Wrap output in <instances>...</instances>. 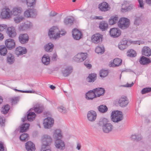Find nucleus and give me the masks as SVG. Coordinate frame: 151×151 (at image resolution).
I'll use <instances>...</instances> for the list:
<instances>
[{
  "label": "nucleus",
  "instance_id": "obj_1",
  "mask_svg": "<svg viewBox=\"0 0 151 151\" xmlns=\"http://www.w3.org/2000/svg\"><path fill=\"white\" fill-rule=\"evenodd\" d=\"M54 136L56 139L55 141L56 148L60 150H63L65 149V144L64 141L61 139L63 137L61 130L60 129H56L54 134Z\"/></svg>",
  "mask_w": 151,
  "mask_h": 151
},
{
  "label": "nucleus",
  "instance_id": "obj_2",
  "mask_svg": "<svg viewBox=\"0 0 151 151\" xmlns=\"http://www.w3.org/2000/svg\"><path fill=\"white\" fill-rule=\"evenodd\" d=\"M58 28L56 27H53L49 30L48 35L51 39H55L59 38L60 35H63L64 33H61Z\"/></svg>",
  "mask_w": 151,
  "mask_h": 151
},
{
  "label": "nucleus",
  "instance_id": "obj_3",
  "mask_svg": "<svg viewBox=\"0 0 151 151\" xmlns=\"http://www.w3.org/2000/svg\"><path fill=\"white\" fill-rule=\"evenodd\" d=\"M111 120L114 122H118L123 119L122 112L118 111H113L111 114Z\"/></svg>",
  "mask_w": 151,
  "mask_h": 151
},
{
  "label": "nucleus",
  "instance_id": "obj_4",
  "mask_svg": "<svg viewBox=\"0 0 151 151\" xmlns=\"http://www.w3.org/2000/svg\"><path fill=\"white\" fill-rule=\"evenodd\" d=\"M129 20L125 18H120L117 22L118 26L122 29H124L127 28L129 25Z\"/></svg>",
  "mask_w": 151,
  "mask_h": 151
},
{
  "label": "nucleus",
  "instance_id": "obj_5",
  "mask_svg": "<svg viewBox=\"0 0 151 151\" xmlns=\"http://www.w3.org/2000/svg\"><path fill=\"white\" fill-rule=\"evenodd\" d=\"M87 53H79L73 58L74 60L77 62H81L85 60L87 57Z\"/></svg>",
  "mask_w": 151,
  "mask_h": 151
},
{
  "label": "nucleus",
  "instance_id": "obj_6",
  "mask_svg": "<svg viewBox=\"0 0 151 151\" xmlns=\"http://www.w3.org/2000/svg\"><path fill=\"white\" fill-rule=\"evenodd\" d=\"M42 146H50L52 142V139L50 136L45 134L42 137Z\"/></svg>",
  "mask_w": 151,
  "mask_h": 151
},
{
  "label": "nucleus",
  "instance_id": "obj_7",
  "mask_svg": "<svg viewBox=\"0 0 151 151\" xmlns=\"http://www.w3.org/2000/svg\"><path fill=\"white\" fill-rule=\"evenodd\" d=\"M122 5V7L121 11L123 12L130 11L133 8V5L130 4L129 1H124Z\"/></svg>",
  "mask_w": 151,
  "mask_h": 151
},
{
  "label": "nucleus",
  "instance_id": "obj_8",
  "mask_svg": "<svg viewBox=\"0 0 151 151\" xmlns=\"http://www.w3.org/2000/svg\"><path fill=\"white\" fill-rule=\"evenodd\" d=\"M54 123V119L51 117H48L44 120L43 125L45 128L49 129L53 125Z\"/></svg>",
  "mask_w": 151,
  "mask_h": 151
},
{
  "label": "nucleus",
  "instance_id": "obj_9",
  "mask_svg": "<svg viewBox=\"0 0 151 151\" xmlns=\"http://www.w3.org/2000/svg\"><path fill=\"white\" fill-rule=\"evenodd\" d=\"M54 123V119L51 117H48L44 120L43 125L45 128L49 129L53 125Z\"/></svg>",
  "mask_w": 151,
  "mask_h": 151
},
{
  "label": "nucleus",
  "instance_id": "obj_10",
  "mask_svg": "<svg viewBox=\"0 0 151 151\" xmlns=\"http://www.w3.org/2000/svg\"><path fill=\"white\" fill-rule=\"evenodd\" d=\"M110 36L114 38L120 36L121 34V31L118 28H111L109 31Z\"/></svg>",
  "mask_w": 151,
  "mask_h": 151
},
{
  "label": "nucleus",
  "instance_id": "obj_11",
  "mask_svg": "<svg viewBox=\"0 0 151 151\" xmlns=\"http://www.w3.org/2000/svg\"><path fill=\"white\" fill-rule=\"evenodd\" d=\"M27 52V50L25 47L19 46L16 49L15 53L17 56H19V55L26 54Z\"/></svg>",
  "mask_w": 151,
  "mask_h": 151
},
{
  "label": "nucleus",
  "instance_id": "obj_12",
  "mask_svg": "<svg viewBox=\"0 0 151 151\" xmlns=\"http://www.w3.org/2000/svg\"><path fill=\"white\" fill-rule=\"evenodd\" d=\"M102 35L99 33L94 34L91 37V40L95 44H98L102 41Z\"/></svg>",
  "mask_w": 151,
  "mask_h": 151
},
{
  "label": "nucleus",
  "instance_id": "obj_13",
  "mask_svg": "<svg viewBox=\"0 0 151 151\" xmlns=\"http://www.w3.org/2000/svg\"><path fill=\"white\" fill-rule=\"evenodd\" d=\"M25 148L27 151H35L36 149L35 144L30 141H28L25 143Z\"/></svg>",
  "mask_w": 151,
  "mask_h": 151
},
{
  "label": "nucleus",
  "instance_id": "obj_14",
  "mask_svg": "<svg viewBox=\"0 0 151 151\" xmlns=\"http://www.w3.org/2000/svg\"><path fill=\"white\" fill-rule=\"evenodd\" d=\"M97 116L96 112L93 111L91 110L88 111L87 114L88 120L91 122H94L96 120Z\"/></svg>",
  "mask_w": 151,
  "mask_h": 151
},
{
  "label": "nucleus",
  "instance_id": "obj_15",
  "mask_svg": "<svg viewBox=\"0 0 151 151\" xmlns=\"http://www.w3.org/2000/svg\"><path fill=\"white\" fill-rule=\"evenodd\" d=\"M72 35L74 39L76 40H79L81 37L82 32L76 28L72 30Z\"/></svg>",
  "mask_w": 151,
  "mask_h": 151
},
{
  "label": "nucleus",
  "instance_id": "obj_16",
  "mask_svg": "<svg viewBox=\"0 0 151 151\" xmlns=\"http://www.w3.org/2000/svg\"><path fill=\"white\" fill-rule=\"evenodd\" d=\"M29 40V36L27 34H21L19 37V41L22 44L27 43Z\"/></svg>",
  "mask_w": 151,
  "mask_h": 151
},
{
  "label": "nucleus",
  "instance_id": "obj_17",
  "mask_svg": "<svg viewBox=\"0 0 151 151\" xmlns=\"http://www.w3.org/2000/svg\"><path fill=\"white\" fill-rule=\"evenodd\" d=\"M0 17L2 19H7L9 17V9L8 7L2 9Z\"/></svg>",
  "mask_w": 151,
  "mask_h": 151
},
{
  "label": "nucleus",
  "instance_id": "obj_18",
  "mask_svg": "<svg viewBox=\"0 0 151 151\" xmlns=\"http://www.w3.org/2000/svg\"><path fill=\"white\" fill-rule=\"evenodd\" d=\"M118 103L119 106L123 107L127 106L129 103V101L127 97L124 96L119 99Z\"/></svg>",
  "mask_w": 151,
  "mask_h": 151
},
{
  "label": "nucleus",
  "instance_id": "obj_19",
  "mask_svg": "<svg viewBox=\"0 0 151 151\" xmlns=\"http://www.w3.org/2000/svg\"><path fill=\"white\" fill-rule=\"evenodd\" d=\"M113 128L112 124L110 123H108L104 126L102 129L103 132L106 133H108L111 132Z\"/></svg>",
  "mask_w": 151,
  "mask_h": 151
},
{
  "label": "nucleus",
  "instance_id": "obj_20",
  "mask_svg": "<svg viewBox=\"0 0 151 151\" xmlns=\"http://www.w3.org/2000/svg\"><path fill=\"white\" fill-rule=\"evenodd\" d=\"M93 91L95 92L96 96L97 97L103 95L105 92L104 88H96L93 89Z\"/></svg>",
  "mask_w": 151,
  "mask_h": 151
},
{
  "label": "nucleus",
  "instance_id": "obj_21",
  "mask_svg": "<svg viewBox=\"0 0 151 151\" xmlns=\"http://www.w3.org/2000/svg\"><path fill=\"white\" fill-rule=\"evenodd\" d=\"M142 54L145 56L149 57L151 55V50L149 47L144 46L142 49Z\"/></svg>",
  "mask_w": 151,
  "mask_h": 151
},
{
  "label": "nucleus",
  "instance_id": "obj_22",
  "mask_svg": "<svg viewBox=\"0 0 151 151\" xmlns=\"http://www.w3.org/2000/svg\"><path fill=\"white\" fill-rule=\"evenodd\" d=\"M122 63V60L119 58H116L114 60L113 62L110 64V66L114 67H117L121 65Z\"/></svg>",
  "mask_w": 151,
  "mask_h": 151
},
{
  "label": "nucleus",
  "instance_id": "obj_23",
  "mask_svg": "<svg viewBox=\"0 0 151 151\" xmlns=\"http://www.w3.org/2000/svg\"><path fill=\"white\" fill-rule=\"evenodd\" d=\"M127 41L125 38L123 39L120 42V44L118 45L119 48L123 50L126 49L128 47Z\"/></svg>",
  "mask_w": 151,
  "mask_h": 151
},
{
  "label": "nucleus",
  "instance_id": "obj_24",
  "mask_svg": "<svg viewBox=\"0 0 151 151\" xmlns=\"http://www.w3.org/2000/svg\"><path fill=\"white\" fill-rule=\"evenodd\" d=\"M22 9L21 8H14L13 9L12 11H10V15L11 14L15 16H19L22 12ZM11 16L10 15V18Z\"/></svg>",
  "mask_w": 151,
  "mask_h": 151
},
{
  "label": "nucleus",
  "instance_id": "obj_25",
  "mask_svg": "<svg viewBox=\"0 0 151 151\" xmlns=\"http://www.w3.org/2000/svg\"><path fill=\"white\" fill-rule=\"evenodd\" d=\"M109 5L106 2H104L99 5V8L101 11L105 12L109 10Z\"/></svg>",
  "mask_w": 151,
  "mask_h": 151
},
{
  "label": "nucleus",
  "instance_id": "obj_26",
  "mask_svg": "<svg viewBox=\"0 0 151 151\" xmlns=\"http://www.w3.org/2000/svg\"><path fill=\"white\" fill-rule=\"evenodd\" d=\"M31 26V23H29L26 24L25 23H22L20 24L18 27L19 30L21 31L26 30L29 29Z\"/></svg>",
  "mask_w": 151,
  "mask_h": 151
},
{
  "label": "nucleus",
  "instance_id": "obj_27",
  "mask_svg": "<svg viewBox=\"0 0 151 151\" xmlns=\"http://www.w3.org/2000/svg\"><path fill=\"white\" fill-rule=\"evenodd\" d=\"M86 96V98L87 99L89 100H92L95 98L96 95L93 89L92 90L89 91L87 92Z\"/></svg>",
  "mask_w": 151,
  "mask_h": 151
},
{
  "label": "nucleus",
  "instance_id": "obj_28",
  "mask_svg": "<svg viewBox=\"0 0 151 151\" xmlns=\"http://www.w3.org/2000/svg\"><path fill=\"white\" fill-rule=\"evenodd\" d=\"M72 68L71 67H67L64 70L62 71V73L64 76H68L72 72Z\"/></svg>",
  "mask_w": 151,
  "mask_h": 151
},
{
  "label": "nucleus",
  "instance_id": "obj_29",
  "mask_svg": "<svg viewBox=\"0 0 151 151\" xmlns=\"http://www.w3.org/2000/svg\"><path fill=\"white\" fill-rule=\"evenodd\" d=\"M139 62L141 64L145 65L149 64L151 63V61L150 59L142 56L140 58Z\"/></svg>",
  "mask_w": 151,
  "mask_h": 151
},
{
  "label": "nucleus",
  "instance_id": "obj_30",
  "mask_svg": "<svg viewBox=\"0 0 151 151\" xmlns=\"http://www.w3.org/2000/svg\"><path fill=\"white\" fill-rule=\"evenodd\" d=\"M97 75L95 73H91L89 75L86 80L88 82H93L96 79Z\"/></svg>",
  "mask_w": 151,
  "mask_h": 151
},
{
  "label": "nucleus",
  "instance_id": "obj_31",
  "mask_svg": "<svg viewBox=\"0 0 151 151\" xmlns=\"http://www.w3.org/2000/svg\"><path fill=\"white\" fill-rule=\"evenodd\" d=\"M119 19L118 17L116 16H112L109 19V24L110 25H112L115 24L117 22H118Z\"/></svg>",
  "mask_w": 151,
  "mask_h": 151
},
{
  "label": "nucleus",
  "instance_id": "obj_32",
  "mask_svg": "<svg viewBox=\"0 0 151 151\" xmlns=\"http://www.w3.org/2000/svg\"><path fill=\"white\" fill-rule=\"evenodd\" d=\"M28 114L27 115V120L29 121H33L36 116V115L34 112H32L29 110L28 112Z\"/></svg>",
  "mask_w": 151,
  "mask_h": 151
},
{
  "label": "nucleus",
  "instance_id": "obj_33",
  "mask_svg": "<svg viewBox=\"0 0 151 151\" xmlns=\"http://www.w3.org/2000/svg\"><path fill=\"white\" fill-rule=\"evenodd\" d=\"M131 139L134 141H138L142 139V137L140 134H132L130 137Z\"/></svg>",
  "mask_w": 151,
  "mask_h": 151
},
{
  "label": "nucleus",
  "instance_id": "obj_34",
  "mask_svg": "<svg viewBox=\"0 0 151 151\" xmlns=\"http://www.w3.org/2000/svg\"><path fill=\"white\" fill-rule=\"evenodd\" d=\"M99 27L102 31H104L108 28V24L106 22L102 21L100 23Z\"/></svg>",
  "mask_w": 151,
  "mask_h": 151
},
{
  "label": "nucleus",
  "instance_id": "obj_35",
  "mask_svg": "<svg viewBox=\"0 0 151 151\" xmlns=\"http://www.w3.org/2000/svg\"><path fill=\"white\" fill-rule=\"evenodd\" d=\"M42 62L45 65H48L50 63V59L49 56L44 55L42 58Z\"/></svg>",
  "mask_w": 151,
  "mask_h": 151
},
{
  "label": "nucleus",
  "instance_id": "obj_36",
  "mask_svg": "<svg viewBox=\"0 0 151 151\" xmlns=\"http://www.w3.org/2000/svg\"><path fill=\"white\" fill-rule=\"evenodd\" d=\"M54 47V46L53 44L51 42L49 43L45 46V50L46 51L51 52L52 51Z\"/></svg>",
  "mask_w": 151,
  "mask_h": 151
},
{
  "label": "nucleus",
  "instance_id": "obj_37",
  "mask_svg": "<svg viewBox=\"0 0 151 151\" xmlns=\"http://www.w3.org/2000/svg\"><path fill=\"white\" fill-rule=\"evenodd\" d=\"M29 139V134L27 133H23L19 137L20 140L23 142L28 141Z\"/></svg>",
  "mask_w": 151,
  "mask_h": 151
},
{
  "label": "nucleus",
  "instance_id": "obj_38",
  "mask_svg": "<svg viewBox=\"0 0 151 151\" xmlns=\"http://www.w3.org/2000/svg\"><path fill=\"white\" fill-rule=\"evenodd\" d=\"M30 124L28 123H25L22 125L20 127V131L21 132H25L29 128Z\"/></svg>",
  "mask_w": 151,
  "mask_h": 151
},
{
  "label": "nucleus",
  "instance_id": "obj_39",
  "mask_svg": "<svg viewBox=\"0 0 151 151\" xmlns=\"http://www.w3.org/2000/svg\"><path fill=\"white\" fill-rule=\"evenodd\" d=\"M33 108L35 112L37 114L41 113L44 109L43 107L37 105L34 106Z\"/></svg>",
  "mask_w": 151,
  "mask_h": 151
},
{
  "label": "nucleus",
  "instance_id": "obj_40",
  "mask_svg": "<svg viewBox=\"0 0 151 151\" xmlns=\"http://www.w3.org/2000/svg\"><path fill=\"white\" fill-rule=\"evenodd\" d=\"M108 123V121L107 119L104 118H103L100 119L98 124L99 126L102 127L103 128L104 126Z\"/></svg>",
  "mask_w": 151,
  "mask_h": 151
},
{
  "label": "nucleus",
  "instance_id": "obj_41",
  "mask_svg": "<svg viewBox=\"0 0 151 151\" xmlns=\"http://www.w3.org/2000/svg\"><path fill=\"white\" fill-rule=\"evenodd\" d=\"M127 55V56L130 57H134L137 56V53L134 50L131 49L128 50Z\"/></svg>",
  "mask_w": 151,
  "mask_h": 151
},
{
  "label": "nucleus",
  "instance_id": "obj_42",
  "mask_svg": "<svg viewBox=\"0 0 151 151\" xmlns=\"http://www.w3.org/2000/svg\"><path fill=\"white\" fill-rule=\"evenodd\" d=\"M99 111L102 113H105L108 110L107 107L106 105H101L98 107Z\"/></svg>",
  "mask_w": 151,
  "mask_h": 151
},
{
  "label": "nucleus",
  "instance_id": "obj_43",
  "mask_svg": "<svg viewBox=\"0 0 151 151\" xmlns=\"http://www.w3.org/2000/svg\"><path fill=\"white\" fill-rule=\"evenodd\" d=\"M20 98L19 96L12 97L11 99V103L12 105L13 106L17 104L19 101Z\"/></svg>",
  "mask_w": 151,
  "mask_h": 151
},
{
  "label": "nucleus",
  "instance_id": "obj_44",
  "mask_svg": "<svg viewBox=\"0 0 151 151\" xmlns=\"http://www.w3.org/2000/svg\"><path fill=\"white\" fill-rule=\"evenodd\" d=\"M16 35L17 32L15 27H10V37H15Z\"/></svg>",
  "mask_w": 151,
  "mask_h": 151
},
{
  "label": "nucleus",
  "instance_id": "obj_45",
  "mask_svg": "<svg viewBox=\"0 0 151 151\" xmlns=\"http://www.w3.org/2000/svg\"><path fill=\"white\" fill-rule=\"evenodd\" d=\"M24 2L26 1L27 5L28 6L31 7L34 5L36 3V0H21Z\"/></svg>",
  "mask_w": 151,
  "mask_h": 151
},
{
  "label": "nucleus",
  "instance_id": "obj_46",
  "mask_svg": "<svg viewBox=\"0 0 151 151\" xmlns=\"http://www.w3.org/2000/svg\"><path fill=\"white\" fill-rule=\"evenodd\" d=\"M74 19L72 17L65 18L64 21V23L66 25H71L73 23Z\"/></svg>",
  "mask_w": 151,
  "mask_h": 151
},
{
  "label": "nucleus",
  "instance_id": "obj_47",
  "mask_svg": "<svg viewBox=\"0 0 151 151\" xmlns=\"http://www.w3.org/2000/svg\"><path fill=\"white\" fill-rule=\"evenodd\" d=\"M95 51L98 54H99V53L103 54L105 52L104 48L103 46L101 47L99 46H98L96 47Z\"/></svg>",
  "mask_w": 151,
  "mask_h": 151
},
{
  "label": "nucleus",
  "instance_id": "obj_48",
  "mask_svg": "<svg viewBox=\"0 0 151 151\" xmlns=\"http://www.w3.org/2000/svg\"><path fill=\"white\" fill-rule=\"evenodd\" d=\"M7 52L6 48L4 46H0V54L3 55H6Z\"/></svg>",
  "mask_w": 151,
  "mask_h": 151
},
{
  "label": "nucleus",
  "instance_id": "obj_49",
  "mask_svg": "<svg viewBox=\"0 0 151 151\" xmlns=\"http://www.w3.org/2000/svg\"><path fill=\"white\" fill-rule=\"evenodd\" d=\"M9 110V106L8 104H7L2 107L1 111L4 114H6L8 112Z\"/></svg>",
  "mask_w": 151,
  "mask_h": 151
},
{
  "label": "nucleus",
  "instance_id": "obj_50",
  "mask_svg": "<svg viewBox=\"0 0 151 151\" xmlns=\"http://www.w3.org/2000/svg\"><path fill=\"white\" fill-rule=\"evenodd\" d=\"M109 72L108 70H102L100 71V76L101 77L104 78L107 76Z\"/></svg>",
  "mask_w": 151,
  "mask_h": 151
},
{
  "label": "nucleus",
  "instance_id": "obj_51",
  "mask_svg": "<svg viewBox=\"0 0 151 151\" xmlns=\"http://www.w3.org/2000/svg\"><path fill=\"white\" fill-rule=\"evenodd\" d=\"M150 92H151V87H147L142 89L141 91V93L142 94H144Z\"/></svg>",
  "mask_w": 151,
  "mask_h": 151
},
{
  "label": "nucleus",
  "instance_id": "obj_52",
  "mask_svg": "<svg viewBox=\"0 0 151 151\" xmlns=\"http://www.w3.org/2000/svg\"><path fill=\"white\" fill-rule=\"evenodd\" d=\"M30 17L35 18L36 15L35 10L34 9H29Z\"/></svg>",
  "mask_w": 151,
  "mask_h": 151
},
{
  "label": "nucleus",
  "instance_id": "obj_53",
  "mask_svg": "<svg viewBox=\"0 0 151 151\" xmlns=\"http://www.w3.org/2000/svg\"><path fill=\"white\" fill-rule=\"evenodd\" d=\"M24 19V18L23 17L20 16L14 18V20L16 23H19L22 21Z\"/></svg>",
  "mask_w": 151,
  "mask_h": 151
},
{
  "label": "nucleus",
  "instance_id": "obj_54",
  "mask_svg": "<svg viewBox=\"0 0 151 151\" xmlns=\"http://www.w3.org/2000/svg\"><path fill=\"white\" fill-rule=\"evenodd\" d=\"M141 22V19L139 17H136L134 21V24L136 25H139Z\"/></svg>",
  "mask_w": 151,
  "mask_h": 151
},
{
  "label": "nucleus",
  "instance_id": "obj_55",
  "mask_svg": "<svg viewBox=\"0 0 151 151\" xmlns=\"http://www.w3.org/2000/svg\"><path fill=\"white\" fill-rule=\"evenodd\" d=\"M40 151H51L50 147L42 146Z\"/></svg>",
  "mask_w": 151,
  "mask_h": 151
},
{
  "label": "nucleus",
  "instance_id": "obj_56",
  "mask_svg": "<svg viewBox=\"0 0 151 151\" xmlns=\"http://www.w3.org/2000/svg\"><path fill=\"white\" fill-rule=\"evenodd\" d=\"M15 42L14 40L10 39V50L15 48Z\"/></svg>",
  "mask_w": 151,
  "mask_h": 151
},
{
  "label": "nucleus",
  "instance_id": "obj_57",
  "mask_svg": "<svg viewBox=\"0 0 151 151\" xmlns=\"http://www.w3.org/2000/svg\"><path fill=\"white\" fill-rule=\"evenodd\" d=\"M58 111L62 113L63 114H65L66 113V110L65 108L62 106H60V107L58 108Z\"/></svg>",
  "mask_w": 151,
  "mask_h": 151
},
{
  "label": "nucleus",
  "instance_id": "obj_58",
  "mask_svg": "<svg viewBox=\"0 0 151 151\" xmlns=\"http://www.w3.org/2000/svg\"><path fill=\"white\" fill-rule=\"evenodd\" d=\"M18 92H20L23 93H34L35 91L34 90L32 91H22L18 90Z\"/></svg>",
  "mask_w": 151,
  "mask_h": 151
},
{
  "label": "nucleus",
  "instance_id": "obj_59",
  "mask_svg": "<svg viewBox=\"0 0 151 151\" xmlns=\"http://www.w3.org/2000/svg\"><path fill=\"white\" fill-rule=\"evenodd\" d=\"M7 29V26L5 24L0 25V31L1 32Z\"/></svg>",
  "mask_w": 151,
  "mask_h": 151
},
{
  "label": "nucleus",
  "instance_id": "obj_60",
  "mask_svg": "<svg viewBox=\"0 0 151 151\" xmlns=\"http://www.w3.org/2000/svg\"><path fill=\"white\" fill-rule=\"evenodd\" d=\"M15 60L14 56L10 53V64L13 63L15 61Z\"/></svg>",
  "mask_w": 151,
  "mask_h": 151
},
{
  "label": "nucleus",
  "instance_id": "obj_61",
  "mask_svg": "<svg viewBox=\"0 0 151 151\" xmlns=\"http://www.w3.org/2000/svg\"><path fill=\"white\" fill-rule=\"evenodd\" d=\"M138 2L139 4V6L142 9L144 8V3L143 0H138Z\"/></svg>",
  "mask_w": 151,
  "mask_h": 151
},
{
  "label": "nucleus",
  "instance_id": "obj_62",
  "mask_svg": "<svg viewBox=\"0 0 151 151\" xmlns=\"http://www.w3.org/2000/svg\"><path fill=\"white\" fill-rule=\"evenodd\" d=\"M24 16L27 17H30L29 9L25 11L24 13Z\"/></svg>",
  "mask_w": 151,
  "mask_h": 151
},
{
  "label": "nucleus",
  "instance_id": "obj_63",
  "mask_svg": "<svg viewBox=\"0 0 151 151\" xmlns=\"http://www.w3.org/2000/svg\"><path fill=\"white\" fill-rule=\"evenodd\" d=\"M5 44L7 47L9 48V39L6 40L5 41Z\"/></svg>",
  "mask_w": 151,
  "mask_h": 151
},
{
  "label": "nucleus",
  "instance_id": "obj_64",
  "mask_svg": "<svg viewBox=\"0 0 151 151\" xmlns=\"http://www.w3.org/2000/svg\"><path fill=\"white\" fill-rule=\"evenodd\" d=\"M133 84L134 83L133 82H132V83L130 84H129L127 83L126 85H123L122 86L124 87H131L133 86Z\"/></svg>",
  "mask_w": 151,
  "mask_h": 151
}]
</instances>
